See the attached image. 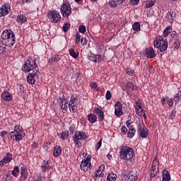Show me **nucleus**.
Returning <instances> with one entry per match:
<instances>
[{"mask_svg":"<svg viewBox=\"0 0 181 181\" xmlns=\"http://www.w3.org/2000/svg\"><path fill=\"white\" fill-rule=\"evenodd\" d=\"M180 43H181L180 40H176V41L174 43L175 49H179V47H180Z\"/></svg>","mask_w":181,"mask_h":181,"instance_id":"obj_48","label":"nucleus"},{"mask_svg":"<svg viewBox=\"0 0 181 181\" xmlns=\"http://www.w3.org/2000/svg\"><path fill=\"white\" fill-rule=\"evenodd\" d=\"M127 87H128V88H132L133 90H138V86L134 85L132 82H128L127 83Z\"/></svg>","mask_w":181,"mask_h":181,"instance_id":"obj_42","label":"nucleus"},{"mask_svg":"<svg viewBox=\"0 0 181 181\" xmlns=\"http://www.w3.org/2000/svg\"><path fill=\"white\" fill-rule=\"evenodd\" d=\"M166 18L168 20V22H170V23H172L175 20V18H176V11H173L168 12L167 13Z\"/></svg>","mask_w":181,"mask_h":181,"instance_id":"obj_24","label":"nucleus"},{"mask_svg":"<svg viewBox=\"0 0 181 181\" xmlns=\"http://www.w3.org/2000/svg\"><path fill=\"white\" fill-rule=\"evenodd\" d=\"M132 29L134 32H139L141 30V23L136 22L132 25Z\"/></svg>","mask_w":181,"mask_h":181,"instance_id":"obj_37","label":"nucleus"},{"mask_svg":"<svg viewBox=\"0 0 181 181\" xmlns=\"http://www.w3.org/2000/svg\"><path fill=\"white\" fill-rule=\"evenodd\" d=\"M88 119L91 124H94L97 121V116L94 113L88 115Z\"/></svg>","mask_w":181,"mask_h":181,"instance_id":"obj_29","label":"nucleus"},{"mask_svg":"<svg viewBox=\"0 0 181 181\" xmlns=\"http://www.w3.org/2000/svg\"><path fill=\"white\" fill-rule=\"evenodd\" d=\"M104 170H105V165L102 164L99 166L98 169L97 170L98 172H99L100 173H101L103 175V172H104Z\"/></svg>","mask_w":181,"mask_h":181,"instance_id":"obj_47","label":"nucleus"},{"mask_svg":"<svg viewBox=\"0 0 181 181\" xmlns=\"http://www.w3.org/2000/svg\"><path fill=\"white\" fill-rule=\"evenodd\" d=\"M103 175H104V174H102L101 173L96 171V172H95V173L93 175V179L95 180H97V179H98V177H100L101 176H103Z\"/></svg>","mask_w":181,"mask_h":181,"instance_id":"obj_45","label":"nucleus"},{"mask_svg":"<svg viewBox=\"0 0 181 181\" xmlns=\"http://www.w3.org/2000/svg\"><path fill=\"white\" fill-rule=\"evenodd\" d=\"M61 104H62L61 108L62 110V112L65 114V112H67V110L69 108V107L67 106V103L66 102V100H62L61 102Z\"/></svg>","mask_w":181,"mask_h":181,"instance_id":"obj_31","label":"nucleus"},{"mask_svg":"<svg viewBox=\"0 0 181 181\" xmlns=\"http://www.w3.org/2000/svg\"><path fill=\"white\" fill-rule=\"evenodd\" d=\"M78 30L80 33H86V26L85 25H80L78 28Z\"/></svg>","mask_w":181,"mask_h":181,"instance_id":"obj_52","label":"nucleus"},{"mask_svg":"<svg viewBox=\"0 0 181 181\" xmlns=\"http://www.w3.org/2000/svg\"><path fill=\"white\" fill-rule=\"evenodd\" d=\"M11 12V5L6 4L0 8V17L6 16Z\"/></svg>","mask_w":181,"mask_h":181,"instance_id":"obj_15","label":"nucleus"},{"mask_svg":"<svg viewBox=\"0 0 181 181\" xmlns=\"http://www.w3.org/2000/svg\"><path fill=\"white\" fill-rule=\"evenodd\" d=\"M106 100H111V98L112 97L111 95V92L110 90H107L106 93Z\"/></svg>","mask_w":181,"mask_h":181,"instance_id":"obj_56","label":"nucleus"},{"mask_svg":"<svg viewBox=\"0 0 181 181\" xmlns=\"http://www.w3.org/2000/svg\"><path fill=\"white\" fill-rule=\"evenodd\" d=\"M15 34L12 30H4L1 34L2 40H8L10 37L13 36Z\"/></svg>","mask_w":181,"mask_h":181,"instance_id":"obj_17","label":"nucleus"},{"mask_svg":"<svg viewBox=\"0 0 181 181\" xmlns=\"http://www.w3.org/2000/svg\"><path fill=\"white\" fill-rule=\"evenodd\" d=\"M168 46H169V44H168L167 39H163L161 36L156 37L154 40V47L158 49V50L162 53L165 52V50H168Z\"/></svg>","mask_w":181,"mask_h":181,"instance_id":"obj_3","label":"nucleus"},{"mask_svg":"<svg viewBox=\"0 0 181 181\" xmlns=\"http://www.w3.org/2000/svg\"><path fill=\"white\" fill-rule=\"evenodd\" d=\"M17 22H18V23H25V22H26V18L23 14H19L17 16Z\"/></svg>","mask_w":181,"mask_h":181,"instance_id":"obj_36","label":"nucleus"},{"mask_svg":"<svg viewBox=\"0 0 181 181\" xmlns=\"http://www.w3.org/2000/svg\"><path fill=\"white\" fill-rule=\"evenodd\" d=\"M138 133L141 138H146L148 136V129H145L142 125L138 126Z\"/></svg>","mask_w":181,"mask_h":181,"instance_id":"obj_20","label":"nucleus"},{"mask_svg":"<svg viewBox=\"0 0 181 181\" xmlns=\"http://www.w3.org/2000/svg\"><path fill=\"white\" fill-rule=\"evenodd\" d=\"M136 110H138V108H142V101L141 100H138V101L136 102Z\"/></svg>","mask_w":181,"mask_h":181,"instance_id":"obj_49","label":"nucleus"},{"mask_svg":"<svg viewBox=\"0 0 181 181\" xmlns=\"http://www.w3.org/2000/svg\"><path fill=\"white\" fill-rule=\"evenodd\" d=\"M94 111L95 114H97L98 119L100 121H104V112H103V110L98 107H94Z\"/></svg>","mask_w":181,"mask_h":181,"instance_id":"obj_22","label":"nucleus"},{"mask_svg":"<svg viewBox=\"0 0 181 181\" xmlns=\"http://www.w3.org/2000/svg\"><path fill=\"white\" fill-rule=\"evenodd\" d=\"M10 136L13 141H16L17 142L22 141L25 136V132L23 131V128H22L19 124L16 125L14 127V130L11 132Z\"/></svg>","mask_w":181,"mask_h":181,"instance_id":"obj_2","label":"nucleus"},{"mask_svg":"<svg viewBox=\"0 0 181 181\" xmlns=\"http://www.w3.org/2000/svg\"><path fill=\"white\" fill-rule=\"evenodd\" d=\"M169 107H173V99H170L168 102Z\"/></svg>","mask_w":181,"mask_h":181,"instance_id":"obj_59","label":"nucleus"},{"mask_svg":"<svg viewBox=\"0 0 181 181\" xmlns=\"http://www.w3.org/2000/svg\"><path fill=\"white\" fill-rule=\"evenodd\" d=\"M159 170V161L158 159H156V157L154 158L152 166H151V177H155L156 175H158V172Z\"/></svg>","mask_w":181,"mask_h":181,"instance_id":"obj_10","label":"nucleus"},{"mask_svg":"<svg viewBox=\"0 0 181 181\" xmlns=\"http://www.w3.org/2000/svg\"><path fill=\"white\" fill-rule=\"evenodd\" d=\"M136 112L139 117H144V118L146 119V114L144 112V108L136 109Z\"/></svg>","mask_w":181,"mask_h":181,"instance_id":"obj_30","label":"nucleus"},{"mask_svg":"<svg viewBox=\"0 0 181 181\" xmlns=\"http://www.w3.org/2000/svg\"><path fill=\"white\" fill-rule=\"evenodd\" d=\"M12 159V153H7L4 158L0 161V166H5L6 163H9V162H11Z\"/></svg>","mask_w":181,"mask_h":181,"instance_id":"obj_18","label":"nucleus"},{"mask_svg":"<svg viewBox=\"0 0 181 181\" xmlns=\"http://www.w3.org/2000/svg\"><path fill=\"white\" fill-rule=\"evenodd\" d=\"M60 153H62V147L60 146H54L53 151V155L54 158H57Z\"/></svg>","mask_w":181,"mask_h":181,"instance_id":"obj_28","label":"nucleus"},{"mask_svg":"<svg viewBox=\"0 0 181 181\" xmlns=\"http://www.w3.org/2000/svg\"><path fill=\"white\" fill-rule=\"evenodd\" d=\"M34 180L35 181H45V177H42V175L35 177Z\"/></svg>","mask_w":181,"mask_h":181,"instance_id":"obj_53","label":"nucleus"},{"mask_svg":"<svg viewBox=\"0 0 181 181\" xmlns=\"http://www.w3.org/2000/svg\"><path fill=\"white\" fill-rule=\"evenodd\" d=\"M90 87L94 91H100V88L98 87V85L95 82H91L90 83Z\"/></svg>","mask_w":181,"mask_h":181,"instance_id":"obj_39","label":"nucleus"},{"mask_svg":"<svg viewBox=\"0 0 181 181\" xmlns=\"http://www.w3.org/2000/svg\"><path fill=\"white\" fill-rule=\"evenodd\" d=\"M33 0H23V4H31Z\"/></svg>","mask_w":181,"mask_h":181,"instance_id":"obj_61","label":"nucleus"},{"mask_svg":"<svg viewBox=\"0 0 181 181\" xmlns=\"http://www.w3.org/2000/svg\"><path fill=\"white\" fill-rule=\"evenodd\" d=\"M20 172H21V168H19L18 166H15L13 170L11 172V175H13L14 177H18V176H19Z\"/></svg>","mask_w":181,"mask_h":181,"instance_id":"obj_33","label":"nucleus"},{"mask_svg":"<svg viewBox=\"0 0 181 181\" xmlns=\"http://www.w3.org/2000/svg\"><path fill=\"white\" fill-rule=\"evenodd\" d=\"M121 132H122L125 135V134H127V132H128V129H127V127L122 126L121 128Z\"/></svg>","mask_w":181,"mask_h":181,"instance_id":"obj_57","label":"nucleus"},{"mask_svg":"<svg viewBox=\"0 0 181 181\" xmlns=\"http://www.w3.org/2000/svg\"><path fill=\"white\" fill-rule=\"evenodd\" d=\"M89 59L90 60H91V62H94L95 63H97V62L103 61V59H101V55L100 54H91Z\"/></svg>","mask_w":181,"mask_h":181,"instance_id":"obj_27","label":"nucleus"},{"mask_svg":"<svg viewBox=\"0 0 181 181\" xmlns=\"http://www.w3.org/2000/svg\"><path fill=\"white\" fill-rule=\"evenodd\" d=\"M1 98L4 101H12V94L8 91H4L1 94Z\"/></svg>","mask_w":181,"mask_h":181,"instance_id":"obj_25","label":"nucleus"},{"mask_svg":"<svg viewBox=\"0 0 181 181\" xmlns=\"http://www.w3.org/2000/svg\"><path fill=\"white\" fill-rule=\"evenodd\" d=\"M126 124H127V128H131V122H129V120H128V121H127L126 122Z\"/></svg>","mask_w":181,"mask_h":181,"instance_id":"obj_63","label":"nucleus"},{"mask_svg":"<svg viewBox=\"0 0 181 181\" xmlns=\"http://www.w3.org/2000/svg\"><path fill=\"white\" fill-rule=\"evenodd\" d=\"M155 0H147L146 1V8H152L155 5Z\"/></svg>","mask_w":181,"mask_h":181,"instance_id":"obj_40","label":"nucleus"},{"mask_svg":"<svg viewBox=\"0 0 181 181\" xmlns=\"http://www.w3.org/2000/svg\"><path fill=\"white\" fill-rule=\"evenodd\" d=\"M9 176H11L9 173H6L3 179H4L6 181H9Z\"/></svg>","mask_w":181,"mask_h":181,"instance_id":"obj_58","label":"nucleus"},{"mask_svg":"<svg viewBox=\"0 0 181 181\" xmlns=\"http://www.w3.org/2000/svg\"><path fill=\"white\" fill-rule=\"evenodd\" d=\"M36 67H37L36 60L35 59L28 58L23 65L22 70L24 73H30V71L33 73L35 72V70H37Z\"/></svg>","mask_w":181,"mask_h":181,"instance_id":"obj_4","label":"nucleus"},{"mask_svg":"<svg viewBox=\"0 0 181 181\" xmlns=\"http://www.w3.org/2000/svg\"><path fill=\"white\" fill-rule=\"evenodd\" d=\"M115 115L116 117H122V115H124V112L122 111V104L119 101H117L115 104Z\"/></svg>","mask_w":181,"mask_h":181,"instance_id":"obj_14","label":"nucleus"},{"mask_svg":"<svg viewBox=\"0 0 181 181\" xmlns=\"http://www.w3.org/2000/svg\"><path fill=\"white\" fill-rule=\"evenodd\" d=\"M3 43L8 47H12L13 45H15V42H16V37L15 35L12 37H10L8 40H2Z\"/></svg>","mask_w":181,"mask_h":181,"instance_id":"obj_19","label":"nucleus"},{"mask_svg":"<svg viewBox=\"0 0 181 181\" xmlns=\"http://www.w3.org/2000/svg\"><path fill=\"white\" fill-rule=\"evenodd\" d=\"M69 54L74 59H77L78 57V52L74 51V49L73 48L69 49Z\"/></svg>","mask_w":181,"mask_h":181,"instance_id":"obj_38","label":"nucleus"},{"mask_svg":"<svg viewBox=\"0 0 181 181\" xmlns=\"http://www.w3.org/2000/svg\"><path fill=\"white\" fill-rule=\"evenodd\" d=\"M80 42H81V35L80 33H77L75 38V43L78 46V45H80Z\"/></svg>","mask_w":181,"mask_h":181,"instance_id":"obj_41","label":"nucleus"},{"mask_svg":"<svg viewBox=\"0 0 181 181\" xmlns=\"http://www.w3.org/2000/svg\"><path fill=\"white\" fill-rule=\"evenodd\" d=\"M119 158L121 160L124 162H132V159L135 158V151L132 147L128 146H121L119 148Z\"/></svg>","mask_w":181,"mask_h":181,"instance_id":"obj_1","label":"nucleus"},{"mask_svg":"<svg viewBox=\"0 0 181 181\" xmlns=\"http://www.w3.org/2000/svg\"><path fill=\"white\" fill-rule=\"evenodd\" d=\"M175 97H177L178 98H181V91H179L177 94L175 95Z\"/></svg>","mask_w":181,"mask_h":181,"instance_id":"obj_64","label":"nucleus"},{"mask_svg":"<svg viewBox=\"0 0 181 181\" xmlns=\"http://www.w3.org/2000/svg\"><path fill=\"white\" fill-rule=\"evenodd\" d=\"M77 103H78V99L77 98V96L72 95L69 103V108L70 112H77Z\"/></svg>","mask_w":181,"mask_h":181,"instance_id":"obj_9","label":"nucleus"},{"mask_svg":"<svg viewBox=\"0 0 181 181\" xmlns=\"http://www.w3.org/2000/svg\"><path fill=\"white\" fill-rule=\"evenodd\" d=\"M8 134V132L6 131H3L0 133V136H1L2 138H4V136H5L6 135Z\"/></svg>","mask_w":181,"mask_h":181,"instance_id":"obj_60","label":"nucleus"},{"mask_svg":"<svg viewBox=\"0 0 181 181\" xmlns=\"http://www.w3.org/2000/svg\"><path fill=\"white\" fill-rule=\"evenodd\" d=\"M48 19L52 23H60L62 21V16L57 11L54 10L49 11L47 15Z\"/></svg>","mask_w":181,"mask_h":181,"instance_id":"obj_7","label":"nucleus"},{"mask_svg":"<svg viewBox=\"0 0 181 181\" xmlns=\"http://www.w3.org/2000/svg\"><path fill=\"white\" fill-rule=\"evenodd\" d=\"M69 29H70V23H66L63 25L64 32L65 33H67V32H69Z\"/></svg>","mask_w":181,"mask_h":181,"instance_id":"obj_44","label":"nucleus"},{"mask_svg":"<svg viewBox=\"0 0 181 181\" xmlns=\"http://www.w3.org/2000/svg\"><path fill=\"white\" fill-rule=\"evenodd\" d=\"M21 179H23V180H26L29 176V173H28V168L25 167H21Z\"/></svg>","mask_w":181,"mask_h":181,"instance_id":"obj_21","label":"nucleus"},{"mask_svg":"<svg viewBox=\"0 0 181 181\" xmlns=\"http://www.w3.org/2000/svg\"><path fill=\"white\" fill-rule=\"evenodd\" d=\"M6 50V45H5V42L3 40H0V54H3L5 53Z\"/></svg>","mask_w":181,"mask_h":181,"instance_id":"obj_35","label":"nucleus"},{"mask_svg":"<svg viewBox=\"0 0 181 181\" xmlns=\"http://www.w3.org/2000/svg\"><path fill=\"white\" fill-rule=\"evenodd\" d=\"M117 5H118V4L117 3L116 1L110 0V1H109V6H110L111 8H117Z\"/></svg>","mask_w":181,"mask_h":181,"instance_id":"obj_43","label":"nucleus"},{"mask_svg":"<svg viewBox=\"0 0 181 181\" xmlns=\"http://www.w3.org/2000/svg\"><path fill=\"white\" fill-rule=\"evenodd\" d=\"M40 74L39 70H35L34 72H31L28 74V77H27V81L29 84H35V77H38Z\"/></svg>","mask_w":181,"mask_h":181,"instance_id":"obj_12","label":"nucleus"},{"mask_svg":"<svg viewBox=\"0 0 181 181\" xmlns=\"http://www.w3.org/2000/svg\"><path fill=\"white\" fill-rule=\"evenodd\" d=\"M129 4L130 5L135 6V5H138V4H139V0H130Z\"/></svg>","mask_w":181,"mask_h":181,"instance_id":"obj_55","label":"nucleus"},{"mask_svg":"<svg viewBox=\"0 0 181 181\" xmlns=\"http://www.w3.org/2000/svg\"><path fill=\"white\" fill-rule=\"evenodd\" d=\"M173 100L175 101V103H179V101H180V98L177 96H175Z\"/></svg>","mask_w":181,"mask_h":181,"instance_id":"obj_62","label":"nucleus"},{"mask_svg":"<svg viewBox=\"0 0 181 181\" xmlns=\"http://www.w3.org/2000/svg\"><path fill=\"white\" fill-rule=\"evenodd\" d=\"M61 138L64 141V139H67L69 138V134L66 132H63L61 134Z\"/></svg>","mask_w":181,"mask_h":181,"instance_id":"obj_50","label":"nucleus"},{"mask_svg":"<svg viewBox=\"0 0 181 181\" xmlns=\"http://www.w3.org/2000/svg\"><path fill=\"white\" fill-rule=\"evenodd\" d=\"M129 129L128 132L129 138H134V136L135 135V132H136V131L135 130V128L134 127V126H131Z\"/></svg>","mask_w":181,"mask_h":181,"instance_id":"obj_34","label":"nucleus"},{"mask_svg":"<svg viewBox=\"0 0 181 181\" xmlns=\"http://www.w3.org/2000/svg\"><path fill=\"white\" fill-rule=\"evenodd\" d=\"M86 139V133L83 132H76L74 136V142L76 145L80 144V141Z\"/></svg>","mask_w":181,"mask_h":181,"instance_id":"obj_11","label":"nucleus"},{"mask_svg":"<svg viewBox=\"0 0 181 181\" xmlns=\"http://www.w3.org/2000/svg\"><path fill=\"white\" fill-rule=\"evenodd\" d=\"M172 26L165 28L163 33V36L165 37H168V36L170 35V37H176L177 36V33H176L175 30H172Z\"/></svg>","mask_w":181,"mask_h":181,"instance_id":"obj_13","label":"nucleus"},{"mask_svg":"<svg viewBox=\"0 0 181 181\" xmlns=\"http://www.w3.org/2000/svg\"><path fill=\"white\" fill-rule=\"evenodd\" d=\"M124 180L136 181L138 180V173L136 171L125 170L122 173Z\"/></svg>","mask_w":181,"mask_h":181,"instance_id":"obj_6","label":"nucleus"},{"mask_svg":"<svg viewBox=\"0 0 181 181\" xmlns=\"http://www.w3.org/2000/svg\"><path fill=\"white\" fill-rule=\"evenodd\" d=\"M103 144V139H101L95 145L96 151H98L100 148H101V145Z\"/></svg>","mask_w":181,"mask_h":181,"instance_id":"obj_51","label":"nucleus"},{"mask_svg":"<svg viewBox=\"0 0 181 181\" xmlns=\"http://www.w3.org/2000/svg\"><path fill=\"white\" fill-rule=\"evenodd\" d=\"M42 172H49V170H53V168L49 165V163L46 160H44L41 166Z\"/></svg>","mask_w":181,"mask_h":181,"instance_id":"obj_23","label":"nucleus"},{"mask_svg":"<svg viewBox=\"0 0 181 181\" xmlns=\"http://www.w3.org/2000/svg\"><path fill=\"white\" fill-rule=\"evenodd\" d=\"M107 181H115L117 180V174L114 173H110L107 177Z\"/></svg>","mask_w":181,"mask_h":181,"instance_id":"obj_32","label":"nucleus"},{"mask_svg":"<svg viewBox=\"0 0 181 181\" xmlns=\"http://www.w3.org/2000/svg\"><path fill=\"white\" fill-rule=\"evenodd\" d=\"M81 45L86 46V45H87V38L82 37L81 39Z\"/></svg>","mask_w":181,"mask_h":181,"instance_id":"obj_54","label":"nucleus"},{"mask_svg":"<svg viewBox=\"0 0 181 181\" xmlns=\"http://www.w3.org/2000/svg\"><path fill=\"white\" fill-rule=\"evenodd\" d=\"M60 11L63 18H69L71 14V6H70V3L67 1L64 2L60 8Z\"/></svg>","mask_w":181,"mask_h":181,"instance_id":"obj_8","label":"nucleus"},{"mask_svg":"<svg viewBox=\"0 0 181 181\" xmlns=\"http://www.w3.org/2000/svg\"><path fill=\"white\" fill-rule=\"evenodd\" d=\"M126 74H127V76H132V74H134V70H132V69L127 67L125 70Z\"/></svg>","mask_w":181,"mask_h":181,"instance_id":"obj_46","label":"nucleus"},{"mask_svg":"<svg viewBox=\"0 0 181 181\" xmlns=\"http://www.w3.org/2000/svg\"><path fill=\"white\" fill-rule=\"evenodd\" d=\"M62 59V56L60 54H54L51 57V59H49V63H57V62H60V59Z\"/></svg>","mask_w":181,"mask_h":181,"instance_id":"obj_26","label":"nucleus"},{"mask_svg":"<svg viewBox=\"0 0 181 181\" xmlns=\"http://www.w3.org/2000/svg\"><path fill=\"white\" fill-rule=\"evenodd\" d=\"M145 52L147 59H154V57H156V53H155V49H153V47H148L146 48Z\"/></svg>","mask_w":181,"mask_h":181,"instance_id":"obj_16","label":"nucleus"},{"mask_svg":"<svg viewBox=\"0 0 181 181\" xmlns=\"http://www.w3.org/2000/svg\"><path fill=\"white\" fill-rule=\"evenodd\" d=\"M81 170L83 172H88L91 170L93 165H91V155H88L87 158L83 160L80 165Z\"/></svg>","mask_w":181,"mask_h":181,"instance_id":"obj_5","label":"nucleus"}]
</instances>
